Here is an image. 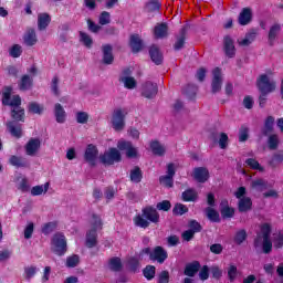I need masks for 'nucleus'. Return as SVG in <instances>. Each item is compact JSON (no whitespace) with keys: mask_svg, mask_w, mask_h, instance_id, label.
<instances>
[{"mask_svg":"<svg viewBox=\"0 0 283 283\" xmlns=\"http://www.w3.org/2000/svg\"><path fill=\"white\" fill-rule=\"evenodd\" d=\"M56 227H59V223L56 221H51V222L44 223L41 231L43 235H50V233H53Z\"/></svg>","mask_w":283,"mask_h":283,"instance_id":"nucleus-46","label":"nucleus"},{"mask_svg":"<svg viewBox=\"0 0 283 283\" xmlns=\"http://www.w3.org/2000/svg\"><path fill=\"white\" fill-rule=\"evenodd\" d=\"M133 222L139 229H149L150 224L160 223V213L154 206H146L142 209V214L133 218Z\"/></svg>","mask_w":283,"mask_h":283,"instance_id":"nucleus-2","label":"nucleus"},{"mask_svg":"<svg viewBox=\"0 0 283 283\" xmlns=\"http://www.w3.org/2000/svg\"><path fill=\"white\" fill-rule=\"evenodd\" d=\"M52 251L55 255L60 258L67 253V240L65 239V234L56 233L52 238Z\"/></svg>","mask_w":283,"mask_h":283,"instance_id":"nucleus-5","label":"nucleus"},{"mask_svg":"<svg viewBox=\"0 0 283 283\" xmlns=\"http://www.w3.org/2000/svg\"><path fill=\"white\" fill-rule=\"evenodd\" d=\"M249 140V127L241 126L239 129V143H247Z\"/></svg>","mask_w":283,"mask_h":283,"instance_id":"nucleus-61","label":"nucleus"},{"mask_svg":"<svg viewBox=\"0 0 283 283\" xmlns=\"http://www.w3.org/2000/svg\"><path fill=\"white\" fill-rule=\"evenodd\" d=\"M23 39L28 48H32V45H36L39 41V39L36 38V31L32 28L27 30Z\"/></svg>","mask_w":283,"mask_h":283,"instance_id":"nucleus-31","label":"nucleus"},{"mask_svg":"<svg viewBox=\"0 0 283 283\" xmlns=\"http://www.w3.org/2000/svg\"><path fill=\"white\" fill-rule=\"evenodd\" d=\"M255 36H258V33L255 32H249L245 34V38L243 40H239L238 43L242 48H249L253 41H255Z\"/></svg>","mask_w":283,"mask_h":283,"instance_id":"nucleus-41","label":"nucleus"},{"mask_svg":"<svg viewBox=\"0 0 283 283\" xmlns=\"http://www.w3.org/2000/svg\"><path fill=\"white\" fill-rule=\"evenodd\" d=\"M256 87L260 92L259 106L261 108H264L266 106V96L273 93L275 87H277V84L275 83V81H271L269 78V75L261 74L256 80Z\"/></svg>","mask_w":283,"mask_h":283,"instance_id":"nucleus-3","label":"nucleus"},{"mask_svg":"<svg viewBox=\"0 0 283 283\" xmlns=\"http://www.w3.org/2000/svg\"><path fill=\"white\" fill-rule=\"evenodd\" d=\"M128 270L130 273H138L140 271V261L136 258H132L128 260Z\"/></svg>","mask_w":283,"mask_h":283,"instance_id":"nucleus-51","label":"nucleus"},{"mask_svg":"<svg viewBox=\"0 0 283 283\" xmlns=\"http://www.w3.org/2000/svg\"><path fill=\"white\" fill-rule=\"evenodd\" d=\"M98 159V147L94 144H88L84 151V160L90 167H96V160Z\"/></svg>","mask_w":283,"mask_h":283,"instance_id":"nucleus-8","label":"nucleus"},{"mask_svg":"<svg viewBox=\"0 0 283 283\" xmlns=\"http://www.w3.org/2000/svg\"><path fill=\"white\" fill-rule=\"evenodd\" d=\"M268 147L271 151H275L280 147V136L277 134L268 136Z\"/></svg>","mask_w":283,"mask_h":283,"instance_id":"nucleus-40","label":"nucleus"},{"mask_svg":"<svg viewBox=\"0 0 283 283\" xmlns=\"http://www.w3.org/2000/svg\"><path fill=\"white\" fill-rule=\"evenodd\" d=\"M149 56L150 61H153L155 65H163V61L165 57L163 56V52H160V49L156 44H153L149 48Z\"/></svg>","mask_w":283,"mask_h":283,"instance_id":"nucleus-19","label":"nucleus"},{"mask_svg":"<svg viewBox=\"0 0 283 283\" xmlns=\"http://www.w3.org/2000/svg\"><path fill=\"white\" fill-rule=\"evenodd\" d=\"M9 54L12 56V59H19V56L23 54V50L21 49V45L13 44L9 51Z\"/></svg>","mask_w":283,"mask_h":283,"instance_id":"nucleus-60","label":"nucleus"},{"mask_svg":"<svg viewBox=\"0 0 283 283\" xmlns=\"http://www.w3.org/2000/svg\"><path fill=\"white\" fill-rule=\"evenodd\" d=\"M130 182H135V185H138L143 182V170L140 167L135 166L129 174Z\"/></svg>","mask_w":283,"mask_h":283,"instance_id":"nucleus-38","label":"nucleus"},{"mask_svg":"<svg viewBox=\"0 0 283 283\" xmlns=\"http://www.w3.org/2000/svg\"><path fill=\"white\" fill-rule=\"evenodd\" d=\"M27 156H36V153L41 149V139L31 138L24 146Z\"/></svg>","mask_w":283,"mask_h":283,"instance_id":"nucleus-16","label":"nucleus"},{"mask_svg":"<svg viewBox=\"0 0 283 283\" xmlns=\"http://www.w3.org/2000/svg\"><path fill=\"white\" fill-rule=\"evenodd\" d=\"M52 23V17L49 13H40L38 15V30H48V25Z\"/></svg>","mask_w":283,"mask_h":283,"instance_id":"nucleus-30","label":"nucleus"},{"mask_svg":"<svg viewBox=\"0 0 283 283\" xmlns=\"http://www.w3.org/2000/svg\"><path fill=\"white\" fill-rule=\"evenodd\" d=\"M123 160V155L120 150L114 147L108 148L107 151L99 155V163L105 167H112L115 163H120Z\"/></svg>","mask_w":283,"mask_h":283,"instance_id":"nucleus-4","label":"nucleus"},{"mask_svg":"<svg viewBox=\"0 0 283 283\" xmlns=\"http://www.w3.org/2000/svg\"><path fill=\"white\" fill-rule=\"evenodd\" d=\"M160 8H163V4L158 0H149L146 3V10L148 12H158V10H160Z\"/></svg>","mask_w":283,"mask_h":283,"instance_id":"nucleus-49","label":"nucleus"},{"mask_svg":"<svg viewBox=\"0 0 283 283\" xmlns=\"http://www.w3.org/2000/svg\"><path fill=\"white\" fill-rule=\"evenodd\" d=\"M143 275L148 282H151L156 277V265H146L143 269Z\"/></svg>","mask_w":283,"mask_h":283,"instance_id":"nucleus-42","label":"nucleus"},{"mask_svg":"<svg viewBox=\"0 0 283 283\" xmlns=\"http://www.w3.org/2000/svg\"><path fill=\"white\" fill-rule=\"evenodd\" d=\"M206 216L210 222H220V213L211 207L206 208Z\"/></svg>","mask_w":283,"mask_h":283,"instance_id":"nucleus-45","label":"nucleus"},{"mask_svg":"<svg viewBox=\"0 0 283 283\" xmlns=\"http://www.w3.org/2000/svg\"><path fill=\"white\" fill-rule=\"evenodd\" d=\"M262 251L265 255H269L271 251H273V242H271V226L269 223H265L262 229Z\"/></svg>","mask_w":283,"mask_h":283,"instance_id":"nucleus-7","label":"nucleus"},{"mask_svg":"<svg viewBox=\"0 0 283 283\" xmlns=\"http://www.w3.org/2000/svg\"><path fill=\"white\" fill-rule=\"evenodd\" d=\"M80 41L85 45V48L88 49L94 45V40L92 39V36L83 31H80Z\"/></svg>","mask_w":283,"mask_h":283,"instance_id":"nucleus-50","label":"nucleus"},{"mask_svg":"<svg viewBox=\"0 0 283 283\" xmlns=\"http://www.w3.org/2000/svg\"><path fill=\"white\" fill-rule=\"evenodd\" d=\"M125 116H127V113L123 108H117L113 112L112 127L115 132H123L125 129Z\"/></svg>","mask_w":283,"mask_h":283,"instance_id":"nucleus-6","label":"nucleus"},{"mask_svg":"<svg viewBox=\"0 0 283 283\" xmlns=\"http://www.w3.org/2000/svg\"><path fill=\"white\" fill-rule=\"evenodd\" d=\"M245 164L250 169H254L256 171H264V167L260 165V161L254 158H248L245 160Z\"/></svg>","mask_w":283,"mask_h":283,"instance_id":"nucleus-53","label":"nucleus"},{"mask_svg":"<svg viewBox=\"0 0 283 283\" xmlns=\"http://www.w3.org/2000/svg\"><path fill=\"white\" fill-rule=\"evenodd\" d=\"M50 189V182H45L41 186H34L31 189V196H42L43 193H48V190Z\"/></svg>","mask_w":283,"mask_h":283,"instance_id":"nucleus-44","label":"nucleus"},{"mask_svg":"<svg viewBox=\"0 0 283 283\" xmlns=\"http://www.w3.org/2000/svg\"><path fill=\"white\" fill-rule=\"evenodd\" d=\"M185 43H187V29L181 28L179 35L177 36V40L174 44L175 52H180V50H182V48H185Z\"/></svg>","mask_w":283,"mask_h":283,"instance_id":"nucleus-25","label":"nucleus"},{"mask_svg":"<svg viewBox=\"0 0 283 283\" xmlns=\"http://www.w3.org/2000/svg\"><path fill=\"white\" fill-rule=\"evenodd\" d=\"M2 105L4 107H13V109H11V118L14 123H25V109L21 108V96H12V86H4L2 92Z\"/></svg>","mask_w":283,"mask_h":283,"instance_id":"nucleus-1","label":"nucleus"},{"mask_svg":"<svg viewBox=\"0 0 283 283\" xmlns=\"http://www.w3.org/2000/svg\"><path fill=\"white\" fill-rule=\"evenodd\" d=\"M275 132V117L268 116L264 120L263 127L261 128V134L264 137L271 136Z\"/></svg>","mask_w":283,"mask_h":283,"instance_id":"nucleus-17","label":"nucleus"},{"mask_svg":"<svg viewBox=\"0 0 283 283\" xmlns=\"http://www.w3.org/2000/svg\"><path fill=\"white\" fill-rule=\"evenodd\" d=\"M9 165L15 167V169H28L30 167V161L25 157L11 155L9 158Z\"/></svg>","mask_w":283,"mask_h":283,"instance_id":"nucleus-15","label":"nucleus"},{"mask_svg":"<svg viewBox=\"0 0 283 283\" xmlns=\"http://www.w3.org/2000/svg\"><path fill=\"white\" fill-rule=\"evenodd\" d=\"M200 269H201L200 261H192L186 264L184 274L187 275V277L191 279L196 276V273H198Z\"/></svg>","mask_w":283,"mask_h":283,"instance_id":"nucleus-22","label":"nucleus"},{"mask_svg":"<svg viewBox=\"0 0 283 283\" xmlns=\"http://www.w3.org/2000/svg\"><path fill=\"white\" fill-rule=\"evenodd\" d=\"M220 214L223 220H231L235 216V208L229 206V200L223 199L220 202Z\"/></svg>","mask_w":283,"mask_h":283,"instance_id":"nucleus-14","label":"nucleus"},{"mask_svg":"<svg viewBox=\"0 0 283 283\" xmlns=\"http://www.w3.org/2000/svg\"><path fill=\"white\" fill-rule=\"evenodd\" d=\"M169 271L167 270H163L159 274H158V281L157 283H169Z\"/></svg>","mask_w":283,"mask_h":283,"instance_id":"nucleus-64","label":"nucleus"},{"mask_svg":"<svg viewBox=\"0 0 283 283\" xmlns=\"http://www.w3.org/2000/svg\"><path fill=\"white\" fill-rule=\"evenodd\" d=\"M99 25H109L112 23V15L107 11H103L98 18Z\"/></svg>","mask_w":283,"mask_h":283,"instance_id":"nucleus-56","label":"nucleus"},{"mask_svg":"<svg viewBox=\"0 0 283 283\" xmlns=\"http://www.w3.org/2000/svg\"><path fill=\"white\" fill-rule=\"evenodd\" d=\"M117 149H119V151H126L128 158H138V150L134 147L132 142L120 139L117 143Z\"/></svg>","mask_w":283,"mask_h":283,"instance_id":"nucleus-10","label":"nucleus"},{"mask_svg":"<svg viewBox=\"0 0 283 283\" xmlns=\"http://www.w3.org/2000/svg\"><path fill=\"white\" fill-rule=\"evenodd\" d=\"M28 109H29L30 114H39V115H41V114H43V109L44 108L39 103L31 102V103H29Z\"/></svg>","mask_w":283,"mask_h":283,"instance_id":"nucleus-54","label":"nucleus"},{"mask_svg":"<svg viewBox=\"0 0 283 283\" xmlns=\"http://www.w3.org/2000/svg\"><path fill=\"white\" fill-rule=\"evenodd\" d=\"M184 202H196L198 200V192L193 188H188L181 193Z\"/></svg>","mask_w":283,"mask_h":283,"instance_id":"nucleus-36","label":"nucleus"},{"mask_svg":"<svg viewBox=\"0 0 283 283\" xmlns=\"http://www.w3.org/2000/svg\"><path fill=\"white\" fill-rule=\"evenodd\" d=\"M247 238H248L247 230L241 229L235 232V234L233 237V242H234V244L240 247L242 243H244L247 241Z\"/></svg>","mask_w":283,"mask_h":283,"instance_id":"nucleus-43","label":"nucleus"},{"mask_svg":"<svg viewBox=\"0 0 283 283\" xmlns=\"http://www.w3.org/2000/svg\"><path fill=\"white\" fill-rule=\"evenodd\" d=\"M87 120H90V114L87 112H77L76 113V123L80 125L87 124Z\"/></svg>","mask_w":283,"mask_h":283,"instance_id":"nucleus-63","label":"nucleus"},{"mask_svg":"<svg viewBox=\"0 0 283 283\" xmlns=\"http://www.w3.org/2000/svg\"><path fill=\"white\" fill-rule=\"evenodd\" d=\"M196 92H198V87L193 84H188L184 90V94H186L188 98H196Z\"/></svg>","mask_w":283,"mask_h":283,"instance_id":"nucleus-57","label":"nucleus"},{"mask_svg":"<svg viewBox=\"0 0 283 283\" xmlns=\"http://www.w3.org/2000/svg\"><path fill=\"white\" fill-rule=\"evenodd\" d=\"M209 169L207 167H197L193 169V178L197 182L205 184L209 180Z\"/></svg>","mask_w":283,"mask_h":283,"instance_id":"nucleus-20","label":"nucleus"},{"mask_svg":"<svg viewBox=\"0 0 283 283\" xmlns=\"http://www.w3.org/2000/svg\"><path fill=\"white\" fill-rule=\"evenodd\" d=\"M282 32V25L280 23H274L268 33V41L269 45L275 44V39H277V35Z\"/></svg>","mask_w":283,"mask_h":283,"instance_id":"nucleus-28","label":"nucleus"},{"mask_svg":"<svg viewBox=\"0 0 283 283\" xmlns=\"http://www.w3.org/2000/svg\"><path fill=\"white\" fill-rule=\"evenodd\" d=\"M108 269L113 273H120L123 271V261L118 256H113L108 260Z\"/></svg>","mask_w":283,"mask_h":283,"instance_id":"nucleus-33","label":"nucleus"},{"mask_svg":"<svg viewBox=\"0 0 283 283\" xmlns=\"http://www.w3.org/2000/svg\"><path fill=\"white\" fill-rule=\"evenodd\" d=\"M253 209V200L251 197H244L239 199L238 201V211L239 213H247V211H251Z\"/></svg>","mask_w":283,"mask_h":283,"instance_id":"nucleus-24","label":"nucleus"},{"mask_svg":"<svg viewBox=\"0 0 283 283\" xmlns=\"http://www.w3.org/2000/svg\"><path fill=\"white\" fill-rule=\"evenodd\" d=\"M250 187L252 191H255L256 193H262L263 191H266V189H269V181H266V179L258 178L251 181Z\"/></svg>","mask_w":283,"mask_h":283,"instance_id":"nucleus-21","label":"nucleus"},{"mask_svg":"<svg viewBox=\"0 0 283 283\" xmlns=\"http://www.w3.org/2000/svg\"><path fill=\"white\" fill-rule=\"evenodd\" d=\"M282 164H283V150H277L270 158L269 165H270V167L275 169V167H277V165H282Z\"/></svg>","mask_w":283,"mask_h":283,"instance_id":"nucleus-39","label":"nucleus"},{"mask_svg":"<svg viewBox=\"0 0 283 283\" xmlns=\"http://www.w3.org/2000/svg\"><path fill=\"white\" fill-rule=\"evenodd\" d=\"M228 279H229V282L231 283L235 282V280L238 279V266L231 264L228 268Z\"/></svg>","mask_w":283,"mask_h":283,"instance_id":"nucleus-59","label":"nucleus"},{"mask_svg":"<svg viewBox=\"0 0 283 283\" xmlns=\"http://www.w3.org/2000/svg\"><path fill=\"white\" fill-rule=\"evenodd\" d=\"M223 50L228 59H233L235 56V44H233V39H231V35H226L223 38Z\"/></svg>","mask_w":283,"mask_h":283,"instance_id":"nucleus-18","label":"nucleus"},{"mask_svg":"<svg viewBox=\"0 0 283 283\" xmlns=\"http://www.w3.org/2000/svg\"><path fill=\"white\" fill-rule=\"evenodd\" d=\"M156 94H158V84L146 82L142 85V96H144V98L151 99Z\"/></svg>","mask_w":283,"mask_h":283,"instance_id":"nucleus-12","label":"nucleus"},{"mask_svg":"<svg viewBox=\"0 0 283 283\" xmlns=\"http://www.w3.org/2000/svg\"><path fill=\"white\" fill-rule=\"evenodd\" d=\"M159 184L164 187H167L168 189H171L174 187V177L169 175H164L159 177Z\"/></svg>","mask_w":283,"mask_h":283,"instance_id":"nucleus-55","label":"nucleus"},{"mask_svg":"<svg viewBox=\"0 0 283 283\" xmlns=\"http://www.w3.org/2000/svg\"><path fill=\"white\" fill-rule=\"evenodd\" d=\"M54 116L56 123H60L61 125L65 123L67 118V113H65V108H63V105H61L60 103H56L54 105Z\"/></svg>","mask_w":283,"mask_h":283,"instance_id":"nucleus-29","label":"nucleus"},{"mask_svg":"<svg viewBox=\"0 0 283 283\" xmlns=\"http://www.w3.org/2000/svg\"><path fill=\"white\" fill-rule=\"evenodd\" d=\"M167 258H169V253H167V250H165V248H163L161 245H157L153 249V252L150 254V262L165 264Z\"/></svg>","mask_w":283,"mask_h":283,"instance_id":"nucleus-9","label":"nucleus"},{"mask_svg":"<svg viewBox=\"0 0 283 283\" xmlns=\"http://www.w3.org/2000/svg\"><path fill=\"white\" fill-rule=\"evenodd\" d=\"M149 146L154 156H165L166 149H165V146L160 144V142L156 139L151 140Z\"/></svg>","mask_w":283,"mask_h":283,"instance_id":"nucleus-37","label":"nucleus"},{"mask_svg":"<svg viewBox=\"0 0 283 283\" xmlns=\"http://www.w3.org/2000/svg\"><path fill=\"white\" fill-rule=\"evenodd\" d=\"M102 63L104 65H112L114 63V48L112 44L102 45Z\"/></svg>","mask_w":283,"mask_h":283,"instance_id":"nucleus-13","label":"nucleus"},{"mask_svg":"<svg viewBox=\"0 0 283 283\" xmlns=\"http://www.w3.org/2000/svg\"><path fill=\"white\" fill-rule=\"evenodd\" d=\"M157 211H171V201L163 200L158 202L155 208Z\"/></svg>","mask_w":283,"mask_h":283,"instance_id":"nucleus-62","label":"nucleus"},{"mask_svg":"<svg viewBox=\"0 0 283 283\" xmlns=\"http://www.w3.org/2000/svg\"><path fill=\"white\" fill-rule=\"evenodd\" d=\"M86 23H87L88 30H90L93 34H98V32H101V30H103V27L96 24V22H94V20H92V19H87V20H86Z\"/></svg>","mask_w":283,"mask_h":283,"instance_id":"nucleus-58","label":"nucleus"},{"mask_svg":"<svg viewBox=\"0 0 283 283\" xmlns=\"http://www.w3.org/2000/svg\"><path fill=\"white\" fill-rule=\"evenodd\" d=\"M92 219H93V222H92L91 231H95L96 232V231L103 229V220L98 217V214L93 213L92 214Z\"/></svg>","mask_w":283,"mask_h":283,"instance_id":"nucleus-52","label":"nucleus"},{"mask_svg":"<svg viewBox=\"0 0 283 283\" xmlns=\"http://www.w3.org/2000/svg\"><path fill=\"white\" fill-rule=\"evenodd\" d=\"M7 129L13 136V138H21L23 136V129L21 128V124H18L14 120H10L7 123Z\"/></svg>","mask_w":283,"mask_h":283,"instance_id":"nucleus-23","label":"nucleus"},{"mask_svg":"<svg viewBox=\"0 0 283 283\" xmlns=\"http://www.w3.org/2000/svg\"><path fill=\"white\" fill-rule=\"evenodd\" d=\"M85 244L87 249H94L98 244V233H96V230H90L86 233Z\"/></svg>","mask_w":283,"mask_h":283,"instance_id":"nucleus-35","label":"nucleus"},{"mask_svg":"<svg viewBox=\"0 0 283 283\" xmlns=\"http://www.w3.org/2000/svg\"><path fill=\"white\" fill-rule=\"evenodd\" d=\"M212 94H218L220 90H222V69L221 67H214L212 71Z\"/></svg>","mask_w":283,"mask_h":283,"instance_id":"nucleus-11","label":"nucleus"},{"mask_svg":"<svg viewBox=\"0 0 283 283\" xmlns=\"http://www.w3.org/2000/svg\"><path fill=\"white\" fill-rule=\"evenodd\" d=\"M129 45L132 48V53L138 54V52L143 50V40L140 39V35L132 34L129 40Z\"/></svg>","mask_w":283,"mask_h":283,"instance_id":"nucleus-26","label":"nucleus"},{"mask_svg":"<svg viewBox=\"0 0 283 283\" xmlns=\"http://www.w3.org/2000/svg\"><path fill=\"white\" fill-rule=\"evenodd\" d=\"M80 262H81V258L77 254H72L71 256L66 258L67 269H76Z\"/></svg>","mask_w":283,"mask_h":283,"instance_id":"nucleus-48","label":"nucleus"},{"mask_svg":"<svg viewBox=\"0 0 283 283\" xmlns=\"http://www.w3.org/2000/svg\"><path fill=\"white\" fill-rule=\"evenodd\" d=\"M32 85H34V80L28 74L22 75L19 82V90L21 92H28V90H32Z\"/></svg>","mask_w":283,"mask_h":283,"instance_id":"nucleus-34","label":"nucleus"},{"mask_svg":"<svg viewBox=\"0 0 283 283\" xmlns=\"http://www.w3.org/2000/svg\"><path fill=\"white\" fill-rule=\"evenodd\" d=\"M252 19H253V12L251 11V8H243L239 14V24L249 25Z\"/></svg>","mask_w":283,"mask_h":283,"instance_id":"nucleus-27","label":"nucleus"},{"mask_svg":"<svg viewBox=\"0 0 283 283\" xmlns=\"http://www.w3.org/2000/svg\"><path fill=\"white\" fill-rule=\"evenodd\" d=\"M168 32H169V27L167 25V23L161 22L157 24L154 29L155 39H165L167 38Z\"/></svg>","mask_w":283,"mask_h":283,"instance_id":"nucleus-32","label":"nucleus"},{"mask_svg":"<svg viewBox=\"0 0 283 283\" xmlns=\"http://www.w3.org/2000/svg\"><path fill=\"white\" fill-rule=\"evenodd\" d=\"M189 213V208L184 203H176L172 208V216H185Z\"/></svg>","mask_w":283,"mask_h":283,"instance_id":"nucleus-47","label":"nucleus"}]
</instances>
